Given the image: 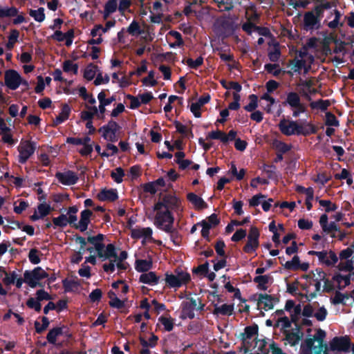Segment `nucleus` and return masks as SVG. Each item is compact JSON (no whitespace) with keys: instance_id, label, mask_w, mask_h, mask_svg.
<instances>
[{"instance_id":"obj_1","label":"nucleus","mask_w":354,"mask_h":354,"mask_svg":"<svg viewBox=\"0 0 354 354\" xmlns=\"http://www.w3.org/2000/svg\"><path fill=\"white\" fill-rule=\"evenodd\" d=\"M179 200L173 195H165L154 204L148 218L153 220L158 228L169 232L172 230L174 221L171 210L178 207Z\"/></svg>"},{"instance_id":"obj_2","label":"nucleus","mask_w":354,"mask_h":354,"mask_svg":"<svg viewBox=\"0 0 354 354\" xmlns=\"http://www.w3.org/2000/svg\"><path fill=\"white\" fill-rule=\"evenodd\" d=\"M326 333L317 329L313 335L308 337L301 345L300 354H326V344L324 343Z\"/></svg>"},{"instance_id":"obj_3","label":"nucleus","mask_w":354,"mask_h":354,"mask_svg":"<svg viewBox=\"0 0 354 354\" xmlns=\"http://www.w3.org/2000/svg\"><path fill=\"white\" fill-rule=\"evenodd\" d=\"M279 128L281 132L286 136L292 135H308L314 133L316 128L310 122L306 121H294L282 119L279 123Z\"/></svg>"},{"instance_id":"obj_4","label":"nucleus","mask_w":354,"mask_h":354,"mask_svg":"<svg viewBox=\"0 0 354 354\" xmlns=\"http://www.w3.org/2000/svg\"><path fill=\"white\" fill-rule=\"evenodd\" d=\"M88 241L94 246L97 256L103 260L115 256V248L113 244H108L105 247L104 244L97 239L95 236H89Z\"/></svg>"},{"instance_id":"obj_5","label":"nucleus","mask_w":354,"mask_h":354,"mask_svg":"<svg viewBox=\"0 0 354 354\" xmlns=\"http://www.w3.org/2000/svg\"><path fill=\"white\" fill-rule=\"evenodd\" d=\"M352 254L353 251L350 248H347L340 252L339 262L337 268L341 272L354 275V256Z\"/></svg>"},{"instance_id":"obj_6","label":"nucleus","mask_w":354,"mask_h":354,"mask_svg":"<svg viewBox=\"0 0 354 354\" xmlns=\"http://www.w3.org/2000/svg\"><path fill=\"white\" fill-rule=\"evenodd\" d=\"M37 148V145L35 142L21 140L17 147L18 162L21 164H24L27 160L34 154Z\"/></svg>"},{"instance_id":"obj_7","label":"nucleus","mask_w":354,"mask_h":354,"mask_svg":"<svg viewBox=\"0 0 354 354\" xmlns=\"http://www.w3.org/2000/svg\"><path fill=\"white\" fill-rule=\"evenodd\" d=\"M284 104H288L292 111V116L297 118L301 113H305L306 107L301 102V98L295 92H290L287 94Z\"/></svg>"},{"instance_id":"obj_8","label":"nucleus","mask_w":354,"mask_h":354,"mask_svg":"<svg viewBox=\"0 0 354 354\" xmlns=\"http://www.w3.org/2000/svg\"><path fill=\"white\" fill-rule=\"evenodd\" d=\"M127 252L126 251H122L118 256L115 252V256L111 257L109 263L103 265L104 270L106 272H113L115 270V267L119 270H126L127 268V263L124 261L127 258Z\"/></svg>"},{"instance_id":"obj_9","label":"nucleus","mask_w":354,"mask_h":354,"mask_svg":"<svg viewBox=\"0 0 354 354\" xmlns=\"http://www.w3.org/2000/svg\"><path fill=\"white\" fill-rule=\"evenodd\" d=\"M190 279V275L183 270H176L174 273H166L165 281L172 288L180 287L187 283Z\"/></svg>"},{"instance_id":"obj_10","label":"nucleus","mask_w":354,"mask_h":354,"mask_svg":"<svg viewBox=\"0 0 354 354\" xmlns=\"http://www.w3.org/2000/svg\"><path fill=\"white\" fill-rule=\"evenodd\" d=\"M24 281L31 288L39 285V281L48 277V274L40 267H37L31 271L26 270L24 274Z\"/></svg>"},{"instance_id":"obj_11","label":"nucleus","mask_w":354,"mask_h":354,"mask_svg":"<svg viewBox=\"0 0 354 354\" xmlns=\"http://www.w3.org/2000/svg\"><path fill=\"white\" fill-rule=\"evenodd\" d=\"M313 60L312 55L305 52H299L297 57L292 61L291 65L295 71H299L304 68L305 72H308Z\"/></svg>"},{"instance_id":"obj_12","label":"nucleus","mask_w":354,"mask_h":354,"mask_svg":"<svg viewBox=\"0 0 354 354\" xmlns=\"http://www.w3.org/2000/svg\"><path fill=\"white\" fill-rule=\"evenodd\" d=\"M203 308L202 304L198 299L194 298L188 299L183 303V310L181 313V318L183 319H192L194 317V310H201Z\"/></svg>"},{"instance_id":"obj_13","label":"nucleus","mask_w":354,"mask_h":354,"mask_svg":"<svg viewBox=\"0 0 354 354\" xmlns=\"http://www.w3.org/2000/svg\"><path fill=\"white\" fill-rule=\"evenodd\" d=\"M5 84L12 90H15L20 84L28 86V82L24 81L19 74L14 70H8L6 72Z\"/></svg>"},{"instance_id":"obj_14","label":"nucleus","mask_w":354,"mask_h":354,"mask_svg":"<svg viewBox=\"0 0 354 354\" xmlns=\"http://www.w3.org/2000/svg\"><path fill=\"white\" fill-rule=\"evenodd\" d=\"M313 277L316 291H319L322 288L326 291H330L332 289L329 281L326 278V273L322 270L317 269L313 274Z\"/></svg>"},{"instance_id":"obj_15","label":"nucleus","mask_w":354,"mask_h":354,"mask_svg":"<svg viewBox=\"0 0 354 354\" xmlns=\"http://www.w3.org/2000/svg\"><path fill=\"white\" fill-rule=\"evenodd\" d=\"M259 233L257 227H252L250 228L248 242L245 245L243 250L247 253L254 252L259 246Z\"/></svg>"},{"instance_id":"obj_16","label":"nucleus","mask_w":354,"mask_h":354,"mask_svg":"<svg viewBox=\"0 0 354 354\" xmlns=\"http://www.w3.org/2000/svg\"><path fill=\"white\" fill-rule=\"evenodd\" d=\"M257 332L258 328L257 326H250L245 328L244 333L242 334V339L247 349L252 348V342L257 339Z\"/></svg>"},{"instance_id":"obj_17","label":"nucleus","mask_w":354,"mask_h":354,"mask_svg":"<svg viewBox=\"0 0 354 354\" xmlns=\"http://www.w3.org/2000/svg\"><path fill=\"white\" fill-rule=\"evenodd\" d=\"M254 300L257 301L259 309H263L265 310L273 308L275 301L272 296L267 294H260L254 296Z\"/></svg>"},{"instance_id":"obj_18","label":"nucleus","mask_w":354,"mask_h":354,"mask_svg":"<svg viewBox=\"0 0 354 354\" xmlns=\"http://www.w3.org/2000/svg\"><path fill=\"white\" fill-rule=\"evenodd\" d=\"M350 339L348 337H336L330 342V348L333 351H347L350 348Z\"/></svg>"},{"instance_id":"obj_19","label":"nucleus","mask_w":354,"mask_h":354,"mask_svg":"<svg viewBox=\"0 0 354 354\" xmlns=\"http://www.w3.org/2000/svg\"><path fill=\"white\" fill-rule=\"evenodd\" d=\"M55 176L61 183L65 185H74L77 183L78 180L77 175L72 171L57 172Z\"/></svg>"},{"instance_id":"obj_20","label":"nucleus","mask_w":354,"mask_h":354,"mask_svg":"<svg viewBox=\"0 0 354 354\" xmlns=\"http://www.w3.org/2000/svg\"><path fill=\"white\" fill-rule=\"evenodd\" d=\"M152 229L151 227H137L131 231V236L134 239H142V241H151L152 239Z\"/></svg>"},{"instance_id":"obj_21","label":"nucleus","mask_w":354,"mask_h":354,"mask_svg":"<svg viewBox=\"0 0 354 354\" xmlns=\"http://www.w3.org/2000/svg\"><path fill=\"white\" fill-rule=\"evenodd\" d=\"M319 260L328 266H333L337 262L338 258L336 254L332 251H322V252H315Z\"/></svg>"},{"instance_id":"obj_22","label":"nucleus","mask_w":354,"mask_h":354,"mask_svg":"<svg viewBox=\"0 0 354 354\" xmlns=\"http://www.w3.org/2000/svg\"><path fill=\"white\" fill-rule=\"evenodd\" d=\"M97 100L99 101V106L97 109L100 111V116L103 117L104 118V112L106 111V106L111 104L113 102L115 101V97L114 96H111L110 97H106V94L104 91H101L97 95Z\"/></svg>"},{"instance_id":"obj_23","label":"nucleus","mask_w":354,"mask_h":354,"mask_svg":"<svg viewBox=\"0 0 354 354\" xmlns=\"http://www.w3.org/2000/svg\"><path fill=\"white\" fill-rule=\"evenodd\" d=\"M319 223L322 230L327 234H330L332 236H335V232L338 230L337 226L335 222L328 223V216L322 214L319 219Z\"/></svg>"},{"instance_id":"obj_24","label":"nucleus","mask_w":354,"mask_h":354,"mask_svg":"<svg viewBox=\"0 0 354 354\" xmlns=\"http://www.w3.org/2000/svg\"><path fill=\"white\" fill-rule=\"evenodd\" d=\"M353 274L348 273H339L334 276L333 281L337 283L339 289H343L350 284L351 280L353 279Z\"/></svg>"},{"instance_id":"obj_25","label":"nucleus","mask_w":354,"mask_h":354,"mask_svg":"<svg viewBox=\"0 0 354 354\" xmlns=\"http://www.w3.org/2000/svg\"><path fill=\"white\" fill-rule=\"evenodd\" d=\"M51 209L48 204L46 203H41L37 206V209H35L34 214L31 216V219L32 221H37L42 218L47 216L50 212Z\"/></svg>"},{"instance_id":"obj_26","label":"nucleus","mask_w":354,"mask_h":354,"mask_svg":"<svg viewBox=\"0 0 354 354\" xmlns=\"http://www.w3.org/2000/svg\"><path fill=\"white\" fill-rule=\"evenodd\" d=\"M92 215V212L88 209H85L81 212L80 221L78 223H73L74 225L79 229L81 232H84L88 227L90 222V217Z\"/></svg>"},{"instance_id":"obj_27","label":"nucleus","mask_w":354,"mask_h":354,"mask_svg":"<svg viewBox=\"0 0 354 354\" xmlns=\"http://www.w3.org/2000/svg\"><path fill=\"white\" fill-rule=\"evenodd\" d=\"M87 111H82L81 113V118L84 120L91 121V119L96 116L97 119L103 120V117L100 116V111L96 106H88L86 104Z\"/></svg>"},{"instance_id":"obj_28","label":"nucleus","mask_w":354,"mask_h":354,"mask_svg":"<svg viewBox=\"0 0 354 354\" xmlns=\"http://www.w3.org/2000/svg\"><path fill=\"white\" fill-rule=\"evenodd\" d=\"M304 26L306 30L318 28L319 21L313 12H307L304 15Z\"/></svg>"},{"instance_id":"obj_29","label":"nucleus","mask_w":354,"mask_h":354,"mask_svg":"<svg viewBox=\"0 0 354 354\" xmlns=\"http://www.w3.org/2000/svg\"><path fill=\"white\" fill-rule=\"evenodd\" d=\"M140 281L143 283L153 286L158 283V277L155 272H149L142 274L140 277Z\"/></svg>"},{"instance_id":"obj_30","label":"nucleus","mask_w":354,"mask_h":354,"mask_svg":"<svg viewBox=\"0 0 354 354\" xmlns=\"http://www.w3.org/2000/svg\"><path fill=\"white\" fill-rule=\"evenodd\" d=\"M254 281L258 284L259 288L265 290L267 285L272 282V278L270 275H259L254 277Z\"/></svg>"},{"instance_id":"obj_31","label":"nucleus","mask_w":354,"mask_h":354,"mask_svg":"<svg viewBox=\"0 0 354 354\" xmlns=\"http://www.w3.org/2000/svg\"><path fill=\"white\" fill-rule=\"evenodd\" d=\"M234 311L233 304H223L221 306H216L214 313L222 315H230Z\"/></svg>"},{"instance_id":"obj_32","label":"nucleus","mask_w":354,"mask_h":354,"mask_svg":"<svg viewBox=\"0 0 354 354\" xmlns=\"http://www.w3.org/2000/svg\"><path fill=\"white\" fill-rule=\"evenodd\" d=\"M118 8V0H109L104 10V17L106 19L111 14L115 12Z\"/></svg>"},{"instance_id":"obj_33","label":"nucleus","mask_w":354,"mask_h":354,"mask_svg":"<svg viewBox=\"0 0 354 354\" xmlns=\"http://www.w3.org/2000/svg\"><path fill=\"white\" fill-rule=\"evenodd\" d=\"M109 297L110 299L109 304L111 306L116 308H121L124 306V299H119L115 292L113 291H109Z\"/></svg>"},{"instance_id":"obj_34","label":"nucleus","mask_w":354,"mask_h":354,"mask_svg":"<svg viewBox=\"0 0 354 354\" xmlns=\"http://www.w3.org/2000/svg\"><path fill=\"white\" fill-rule=\"evenodd\" d=\"M302 336V333L297 330L295 332L288 333L286 337V340L290 345L295 346L299 342Z\"/></svg>"},{"instance_id":"obj_35","label":"nucleus","mask_w":354,"mask_h":354,"mask_svg":"<svg viewBox=\"0 0 354 354\" xmlns=\"http://www.w3.org/2000/svg\"><path fill=\"white\" fill-rule=\"evenodd\" d=\"M100 201H113L118 198L117 192L113 189L102 190L99 194Z\"/></svg>"},{"instance_id":"obj_36","label":"nucleus","mask_w":354,"mask_h":354,"mask_svg":"<svg viewBox=\"0 0 354 354\" xmlns=\"http://www.w3.org/2000/svg\"><path fill=\"white\" fill-rule=\"evenodd\" d=\"M187 199L198 209H203L206 207L204 201L194 193L188 194Z\"/></svg>"},{"instance_id":"obj_37","label":"nucleus","mask_w":354,"mask_h":354,"mask_svg":"<svg viewBox=\"0 0 354 354\" xmlns=\"http://www.w3.org/2000/svg\"><path fill=\"white\" fill-rule=\"evenodd\" d=\"M152 263L149 260H137L136 261V269L138 272H146L151 269Z\"/></svg>"},{"instance_id":"obj_38","label":"nucleus","mask_w":354,"mask_h":354,"mask_svg":"<svg viewBox=\"0 0 354 354\" xmlns=\"http://www.w3.org/2000/svg\"><path fill=\"white\" fill-rule=\"evenodd\" d=\"M53 222L55 226L62 227L66 226L68 223L73 224V223L71 222L68 216L64 214H61L57 218H54L53 219Z\"/></svg>"},{"instance_id":"obj_39","label":"nucleus","mask_w":354,"mask_h":354,"mask_svg":"<svg viewBox=\"0 0 354 354\" xmlns=\"http://www.w3.org/2000/svg\"><path fill=\"white\" fill-rule=\"evenodd\" d=\"M17 10L14 7H3L0 6V18L10 17L17 15Z\"/></svg>"},{"instance_id":"obj_40","label":"nucleus","mask_w":354,"mask_h":354,"mask_svg":"<svg viewBox=\"0 0 354 354\" xmlns=\"http://www.w3.org/2000/svg\"><path fill=\"white\" fill-rule=\"evenodd\" d=\"M29 15L38 22H42L45 19L44 8H39L37 10H30Z\"/></svg>"},{"instance_id":"obj_41","label":"nucleus","mask_w":354,"mask_h":354,"mask_svg":"<svg viewBox=\"0 0 354 354\" xmlns=\"http://www.w3.org/2000/svg\"><path fill=\"white\" fill-rule=\"evenodd\" d=\"M330 105V102L328 100H318L312 102L310 103V106L313 109H317L321 111H326L327 108Z\"/></svg>"},{"instance_id":"obj_42","label":"nucleus","mask_w":354,"mask_h":354,"mask_svg":"<svg viewBox=\"0 0 354 354\" xmlns=\"http://www.w3.org/2000/svg\"><path fill=\"white\" fill-rule=\"evenodd\" d=\"M3 274H5V277L3 279V281L6 286H10L12 283H15V280L17 279V274L15 271L10 274L2 271L1 273H0V277H2Z\"/></svg>"},{"instance_id":"obj_43","label":"nucleus","mask_w":354,"mask_h":354,"mask_svg":"<svg viewBox=\"0 0 354 354\" xmlns=\"http://www.w3.org/2000/svg\"><path fill=\"white\" fill-rule=\"evenodd\" d=\"M159 323L164 327L167 331H171L174 325L173 319L167 317H160L158 319Z\"/></svg>"},{"instance_id":"obj_44","label":"nucleus","mask_w":354,"mask_h":354,"mask_svg":"<svg viewBox=\"0 0 354 354\" xmlns=\"http://www.w3.org/2000/svg\"><path fill=\"white\" fill-rule=\"evenodd\" d=\"M70 111V107L67 104H64L61 113L56 118L55 123L58 124L66 120L68 118Z\"/></svg>"},{"instance_id":"obj_45","label":"nucleus","mask_w":354,"mask_h":354,"mask_svg":"<svg viewBox=\"0 0 354 354\" xmlns=\"http://www.w3.org/2000/svg\"><path fill=\"white\" fill-rule=\"evenodd\" d=\"M97 67L95 65L91 64L85 68L84 77L88 80H91L95 75L97 76Z\"/></svg>"},{"instance_id":"obj_46","label":"nucleus","mask_w":354,"mask_h":354,"mask_svg":"<svg viewBox=\"0 0 354 354\" xmlns=\"http://www.w3.org/2000/svg\"><path fill=\"white\" fill-rule=\"evenodd\" d=\"M271 344H268V348L267 347V343L263 339H259L254 341V346L252 347L254 348H257V352H261L262 354H266L268 350L270 348V346Z\"/></svg>"},{"instance_id":"obj_47","label":"nucleus","mask_w":354,"mask_h":354,"mask_svg":"<svg viewBox=\"0 0 354 354\" xmlns=\"http://www.w3.org/2000/svg\"><path fill=\"white\" fill-rule=\"evenodd\" d=\"M62 334V328H55L49 331L47 335V339L51 344H55L57 340V337Z\"/></svg>"},{"instance_id":"obj_48","label":"nucleus","mask_w":354,"mask_h":354,"mask_svg":"<svg viewBox=\"0 0 354 354\" xmlns=\"http://www.w3.org/2000/svg\"><path fill=\"white\" fill-rule=\"evenodd\" d=\"M272 146L274 149L281 153H286L290 149V147L288 145L278 140H273L272 142Z\"/></svg>"},{"instance_id":"obj_49","label":"nucleus","mask_w":354,"mask_h":354,"mask_svg":"<svg viewBox=\"0 0 354 354\" xmlns=\"http://www.w3.org/2000/svg\"><path fill=\"white\" fill-rule=\"evenodd\" d=\"M169 34L176 39V42L169 44L170 47H180L183 45L184 42L180 32L177 31H170Z\"/></svg>"},{"instance_id":"obj_50","label":"nucleus","mask_w":354,"mask_h":354,"mask_svg":"<svg viewBox=\"0 0 354 354\" xmlns=\"http://www.w3.org/2000/svg\"><path fill=\"white\" fill-rule=\"evenodd\" d=\"M100 131L102 137L107 141H114L115 140V133L106 128V126L100 128Z\"/></svg>"},{"instance_id":"obj_51","label":"nucleus","mask_w":354,"mask_h":354,"mask_svg":"<svg viewBox=\"0 0 354 354\" xmlns=\"http://www.w3.org/2000/svg\"><path fill=\"white\" fill-rule=\"evenodd\" d=\"M19 32L17 30H12L10 32V35L8 37V41L6 44V47L8 49H12L15 45V44L17 42V39L19 37Z\"/></svg>"},{"instance_id":"obj_52","label":"nucleus","mask_w":354,"mask_h":354,"mask_svg":"<svg viewBox=\"0 0 354 354\" xmlns=\"http://www.w3.org/2000/svg\"><path fill=\"white\" fill-rule=\"evenodd\" d=\"M208 138L210 139L220 140L223 143H226L225 133L221 131H213L208 133Z\"/></svg>"},{"instance_id":"obj_53","label":"nucleus","mask_w":354,"mask_h":354,"mask_svg":"<svg viewBox=\"0 0 354 354\" xmlns=\"http://www.w3.org/2000/svg\"><path fill=\"white\" fill-rule=\"evenodd\" d=\"M63 69L66 73L76 74L77 73V65L71 60H67L64 62Z\"/></svg>"},{"instance_id":"obj_54","label":"nucleus","mask_w":354,"mask_h":354,"mask_svg":"<svg viewBox=\"0 0 354 354\" xmlns=\"http://www.w3.org/2000/svg\"><path fill=\"white\" fill-rule=\"evenodd\" d=\"M127 31L131 35H138L141 33L140 26L139 24L133 21L127 29Z\"/></svg>"},{"instance_id":"obj_55","label":"nucleus","mask_w":354,"mask_h":354,"mask_svg":"<svg viewBox=\"0 0 354 354\" xmlns=\"http://www.w3.org/2000/svg\"><path fill=\"white\" fill-rule=\"evenodd\" d=\"M220 11H228L233 8V0H221V3H216Z\"/></svg>"},{"instance_id":"obj_56","label":"nucleus","mask_w":354,"mask_h":354,"mask_svg":"<svg viewBox=\"0 0 354 354\" xmlns=\"http://www.w3.org/2000/svg\"><path fill=\"white\" fill-rule=\"evenodd\" d=\"M124 171L121 167H118L111 172L112 178L118 183L122 181Z\"/></svg>"},{"instance_id":"obj_57","label":"nucleus","mask_w":354,"mask_h":354,"mask_svg":"<svg viewBox=\"0 0 354 354\" xmlns=\"http://www.w3.org/2000/svg\"><path fill=\"white\" fill-rule=\"evenodd\" d=\"M284 266L286 269L297 270L299 268V257L295 256L291 261H286Z\"/></svg>"},{"instance_id":"obj_58","label":"nucleus","mask_w":354,"mask_h":354,"mask_svg":"<svg viewBox=\"0 0 354 354\" xmlns=\"http://www.w3.org/2000/svg\"><path fill=\"white\" fill-rule=\"evenodd\" d=\"M109 82V77L107 74H105L104 75H102V73L99 72L97 74L96 78L94 80V84L96 86L102 84H107Z\"/></svg>"},{"instance_id":"obj_59","label":"nucleus","mask_w":354,"mask_h":354,"mask_svg":"<svg viewBox=\"0 0 354 354\" xmlns=\"http://www.w3.org/2000/svg\"><path fill=\"white\" fill-rule=\"evenodd\" d=\"M250 103L245 106V109L248 111H252L257 107V97L255 95L249 96Z\"/></svg>"},{"instance_id":"obj_60","label":"nucleus","mask_w":354,"mask_h":354,"mask_svg":"<svg viewBox=\"0 0 354 354\" xmlns=\"http://www.w3.org/2000/svg\"><path fill=\"white\" fill-rule=\"evenodd\" d=\"M203 63V58L202 57H198L196 60H193L191 58H189L186 60V64L192 68H197L198 66L202 65Z\"/></svg>"},{"instance_id":"obj_61","label":"nucleus","mask_w":354,"mask_h":354,"mask_svg":"<svg viewBox=\"0 0 354 354\" xmlns=\"http://www.w3.org/2000/svg\"><path fill=\"white\" fill-rule=\"evenodd\" d=\"M27 306L30 308H34L37 312L40 311L41 308L39 301L35 298H30L27 301Z\"/></svg>"},{"instance_id":"obj_62","label":"nucleus","mask_w":354,"mask_h":354,"mask_svg":"<svg viewBox=\"0 0 354 354\" xmlns=\"http://www.w3.org/2000/svg\"><path fill=\"white\" fill-rule=\"evenodd\" d=\"M266 198V196L263 194H257L254 196L250 201V206H257L259 204L262 205V202L263 201V199Z\"/></svg>"},{"instance_id":"obj_63","label":"nucleus","mask_w":354,"mask_h":354,"mask_svg":"<svg viewBox=\"0 0 354 354\" xmlns=\"http://www.w3.org/2000/svg\"><path fill=\"white\" fill-rule=\"evenodd\" d=\"M230 171L239 180H241L244 177L245 174V171L243 169H241L239 171H238L234 165H232Z\"/></svg>"},{"instance_id":"obj_64","label":"nucleus","mask_w":354,"mask_h":354,"mask_svg":"<svg viewBox=\"0 0 354 354\" xmlns=\"http://www.w3.org/2000/svg\"><path fill=\"white\" fill-rule=\"evenodd\" d=\"M78 209L75 206H73L68 208L66 215L69 218L71 223H75L77 218L76 216V213L77 212Z\"/></svg>"}]
</instances>
